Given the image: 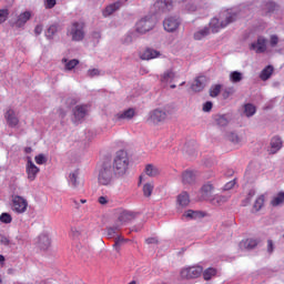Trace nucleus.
I'll list each match as a JSON object with an SVG mask.
<instances>
[{"label":"nucleus","mask_w":284,"mask_h":284,"mask_svg":"<svg viewBox=\"0 0 284 284\" xmlns=\"http://www.w3.org/2000/svg\"><path fill=\"white\" fill-rule=\"evenodd\" d=\"M128 165H130V160L128 159V152L120 150L116 152L111 165L112 170L115 172V175L123 176L128 172Z\"/></svg>","instance_id":"1"},{"label":"nucleus","mask_w":284,"mask_h":284,"mask_svg":"<svg viewBox=\"0 0 284 284\" xmlns=\"http://www.w3.org/2000/svg\"><path fill=\"white\" fill-rule=\"evenodd\" d=\"M41 32H43V24H37L34 28L36 37H39V34H41Z\"/></svg>","instance_id":"57"},{"label":"nucleus","mask_w":284,"mask_h":284,"mask_svg":"<svg viewBox=\"0 0 284 284\" xmlns=\"http://www.w3.org/2000/svg\"><path fill=\"white\" fill-rule=\"evenodd\" d=\"M214 121L216 125L220 128H225L230 123V115L229 114H216L214 115Z\"/></svg>","instance_id":"27"},{"label":"nucleus","mask_w":284,"mask_h":284,"mask_svg":"<svg viewBox=\"0 0 284 284\" xmlns=\"http://www.w3.org/2000/svg\"><path fill=\"white\" fill-rule=\"evenodd\" d=\"M281 148H283V140H281L278 136H274L271 140V149L268 150V153L276 154Z\"/></svg>","instance_id":"23"},{"label":"nucleus","mask_w":284,"mask_h":284,"mask_svg":"<svg viewBox=\"0 0 284 284\" xmlns=\"http://www.w3.org/2000/svg\"><path fill=\"white\" fill-rule=\"evenodd\" d=\"M39 171V168L34 165V162H32V160H29L27 162V174L30 181H34V179H37Z\"/></svg>","instance_id":"20"},{"label":"nucleus","mask_w":284,"mask_h":284,"mask_svg":"<svg viewBox=\"0 0 284 284\" xmlns=\"http://www.w3.org/2000/svg\"><path fill=\"white\" fill-rule=\"evenodd\" d=\"M176 78V73H174V71L172 69L166 70L162 78H161V82L162 83H172V81H174V79Z\"/></svg>","instance_id":"29"},{"label":"nucleus","mask_w":284,"mask_h":284,"mask_svg":"<svg viewBox=\"0 0 284 284\" xmlns=\"http://www.w3.org/2000/svg\"><path fill=\"white\" fill-rule=\"evenodd\" d=\"M274 73V67L273 65H267L266 68H264L261 73H260V79L262 81H267V79H270L272 77V74Z\"/></svg>","instance_id":"30"},{"label":"nucleus","mask_w":284,"mask_h":284,"mask_svg":"<svg viewBox=\"0 0 284 284\" xmlns=\"http://www.w3.org/2000/svg\"><path fill=\"white\" fill-rule=\"evenodd\" d=\"M203 274V266H189L182 268L180 272L181 278H186L187 281L192 278H199Z\"/></svg>","instance_id":"6"},{"label":"nucleus","mask_w":284,"mask_h":284,"mask_svg":"<svg viewBox=\"0 0 284 284\" xmlns=\"http://www.w3.org/2000/svg\"><path fill=\"white\" fill-rule=\"evenodd\" d=\"M244 114L246 116H254V114H256V106H254V104L252 103H247L244 105Z\"/></svg>","instance_id":"39"},{"label":"nucleus","mask_w":284,"mask_h":284,"mask_svg":"<svg viewBox=\"0 0 284 284\" xmlns=\"http://www.w3.org/2000/svg\"><path fill=\"white\" fill-rule=\"evenodd\" d=\"M77 103H79L77 98H68L65 101L68 108H72V105H77Z\"/></svg>","instance_id":"53"},{"label":"nucleus","mask_w":284,"mask_h":284,"mask_svg":"<svg viewBox=\"0 0 284 284\" xmlns=\"http://www.w3.org/2000/svg\"><path fill=\"white\" fill-rule=\"evenodd\" d=\"M234 185H236V181H230L229 183H226L224 185V190H232L234 187Z\"/></svg>","instance_id":"61"},{"label":"nucleus","mask_w":284,"mask_h":284,"mask_svg":"<svg viewBox=\"0 0 284 284\" xmlns=\"http://www.w3.org/2000/svg\"><path fill=\"white\" fill-rule=\"evenodd\" d=\"M183 185H194L196 183V172L186 170L182 173Z\"/></svg>","instance_id":"18"},{"label":"nucleus","mask_w":284,"mask_h":284,"mask_svg":"<svg viewBox=\"0 0 284 284\" xmlns=\"http://www.w3.org/2000/svg\"><path fill=\"white\" fill-rule=\"evenodd\" d=\"M51 245L50 236L48 234H41L38 236V247L45 251Z\"/></svg>","instance_id":"22"},{"label":"nucleus","mask_w":284,"mask_h":284,"mask_svg":"<svg viewBox=\"0 0 284 284\" xmlns=\"http://www.w3.org/2000/svg\"><path fill=\"white\" fill-rule=\"evenodd\" d=\"M85 114H88V106L85 105H77L73 109V123H81L83 119H85Z\"/></svg>","instance_id":"11"},{"label":"nucleus","mask_w":284,"mask_h":284,"mask_svg":"<svg viewBox=\"0 0 284 284\" xmlns=\"http://www.w3.org/2000/svg\"><path fill=\"white\" fill-rule=\"evenodd\" d=\"M145 174L148 176H159V169L152 164L145 166Z\"/></svg>","instance_id":"38"},{"label":"nucleus","mask_w":284,"mask_h":284,"mask_svg":"<svg viewBox=\"0 0 284 284\" xmlns=\"http://www.w3.org/2000/svg\"><path fill=\"white\" fill-rule=\"evenodd\" d=\"M206 85H207V78L205 75H200L195 79V81L191 85V90H193V92H203Z\"/></svg>","instance_id":"15"},{"label":"nucleus","mask_w":284,"mask_h":284,"mask_svg":"<svg viewBox=\"0 0 284 284\" xmlns=\"http://www.w3.org/2000/svg\"><path fill=\"white\" fill-rule=\"evenodd\" d=\"M176 201H178L179 207H187V205H190V194L184 191L178 195Z\"/></svg>","instance_id":"26"},{"label":"nucleus","mask_w":284,"mask_h":284,"mask_svg":"<svg viewBox=\"0 0 284 284\" xmlns=\"http://www.w3.org/2000/svg\"><path fill=\"white\" fill-rule=\"evenodd\" d=\"M0 243L1 245H10V240L6 235L0 234Z\"/></svg>","instance_id":"56"},{"label":"nucleus","mask_w":284,"mask_h":284,"mask_svg":"<svg viewBox=\"0 0 284 284\" xmlns=\"http://www.w3.org/2000/svg\"><path fill=\"white\" fill-rule=\"evenodd\" d=\"M154 8L158 12H170L173 8L172 0H158Z\"/></svg>","instance_id":"17"},{"label":"nucleus","mask_w":284,"mask_h":284,"mask_svg":"<svg viewBox=\"0 0 284 284\" xmlns=\"http://www.w3.org/2000/svg\"><path fill=\"white\" fill-rule=\"evenodd\" d=\"M181 26V19L176 16H170L163 21V27L166 32H176Z\"/></svg>","instance_id":"8"},{"label":"nucleus","mask_w":284,"mask_h":284,"mask_svg":"<svg viewBox=\"0 0 284 284\" xmlns=\"http://www.w3.org/2000/svg\"><path fill=\"white\" fill-rule=\"evenodd\" d=\"M154 26H156L154 18L152 16H145L136 22L135 32H138L139 34H145V32H150V30H153Z\"/></svg>","instance_id":"5"},{"label":"nucleus","mask_w":284,"mask_h":284,"mask_svg":"<svg viewBox=\"0 0 284 284\" xmlns=\"http://www.w3.org/2000/svg\"><path fill=\"white\" fill-rule=\"evenodd\" d=\"M212 101H207L203 104V112H212Z\"/></svg>","instance_id":"54"},{"label":"nucleus","mask_w":284,"mask_h":284,"mask_svg":"<svg viewBox=\"0 0 284 284\" xmlns=\"http://www.w3.org/2000/svg\"><path fill=\"white\" fill-rule=\"evenodd\" d=\"M4 118L9 128H17V125H19V118H17V113H14V110H7Z\"/></svg>","instance_id":"19"},{"label":"nucleus","mask_w":284,"mask_h":284,"mask_svg":"<svg viewBox=\"0 0 284 284\" xmlns=\"http://www.w3.org/2000/svg\"><path fill=\"white\" fill-rule=\"evenodd\" d=\"M267 40L263 37H258L256 42L251 43L250 50H254L256 54H263L267 50Z\"/></svg>","instance_id":"13"},{"label":"nucleus","mask_w":284,"mask_h":284,"mask_svg":"<svg viewBox=\"0 0 284 284\" xmlns=\"http://www.w3.org/2000/svg\"><path fill=\"white\" fill-rule=\"evenodd\" d=\"M216 268L209 267L204 272L202 271L204 281H212V277L216 276Z\"/></svg>","instance_id":"33"},{"label":"nucleus","mask_w":284,"mask_h":284,"mask_svg":"<svg viewBox=\"0 0 284 284\" xmlns=\"http://www.w3.org/2000/svg\"><path fill=\"white\" fill-rule=\"evenodd\" d=\"M258 245V240L246 239L240 243L241 250H254Z\"/></svg>","instance_id":"25"},{"label":"nucleus","mask_w":284,"mask_h":284,"mask_svg":"<svg viewBox=\"0 0 284 284\" xmlns=\"http://www.w3.org/2000/svg\"><path fill=\"white\" fill-rule=\"evenodd\" d=\"M256 196V191L254 189H251L247 193L246 199L243 201V203H252V199Z\"/></svg>","instance_id":"50"},{"label":"nucleus","mask_w":284,"mask_h":284,"mask_svg":"<svg viewBox=\"0 0 284 284\" xmlns=\"http://www.w3.org/2000/svg\"><path fill=\"white\" fill-rule=\"evenodd\" d=\"M92 37H93V39H101V32H99V31H95V32H93L92 33Z\"/></svg>","instance_id":"64"},{"label":"nucleus","mask_w":284,"mask_h":284,"mask_svg":"<svg viewBox=\"0 0 284 284\" xmlns=\"http://www.w3.org/2000/svg\"><path fill=\"white\" fill-rule=\"evenodd\" d=\"M0 222L4 223L6 225L12 223V215H10V213H2L0 215Z\"/></svg>","instance_id":"45"},{"label":"nucleus","mask_w":284,"mask_h":284,"mask_svg":"<svg viewBox=\"0 0 284 284\" xmlns=\"http://www.w3.org/2000/svg\"><path fill=\"white\" fill-rule=\"evenodd\" d=\"M145 243L148 245H154V244L159 243V240H156V237H149L145 240Z\"/></svg>","instance_id":"60"},{"label":"nucleus","mask_w":284,"mask_h":284,"mask_svg":"<svg viewBox=\"0 0 284 284\" xmlns=\"http://www.w3.org/2000/svg\"><path fill=\"white\" fill-rule=\"evenodd\" d=\"M134 114H135V111H134V109H128V110H125V111H123V112H120V113H116L115 115H114V119L116 120V121H123V120H128V121H130L131 119H134Z\"/></svg>","instance_id":"21"},{"label":"nucleus","mask_w":284,"mask_h":284,"mask_svg":"<svg viewBox=\"0 0 284 284\" xmlns=\"http://www.w3.org/2000/svg\"><path fill=\"white\" fill-rule=\"evenodd\" d=\"M9 14L10 12L8 9H0V23H6V21H8Z\"/></svg>","instance_id":"47"},{"label":"nucleus","mask_w":284,"mask_h":284,"mask_svg":"<svg viewBox=\"0 0 284 284\" xmlns=\"http://www.w3.org/2000/svg\"><path fill=\"white\" fill-rule=\"evenodd\" d=\"M284 203V192L277 193L275 197L271 201V205L273 207H278V205H283Z\"/></svg>","instance_id":"34"},{"label":"nucleus","mask_w":284,"mask_h":284,"mask_svg":"<svg viewBox=\"0 0 284 284\" xmlns=\"http://www.w3.org/2000/svg\"><path fill=\"white\" fill-rule=\"evenodd\" d=\"M30 19H32V13L30 11H24L18 16L16 21L10 20V26L11 28H23Z\"/></svg>","instance_id":"9"},{"label":"nucleus","mask_w":284,"mask_h":284,"mask_svg":"<svg viewBox=\"0 0 284 284\" xmlns=\"http://www.w3.org/2000/svg\"><path fill=\"white\" fill-rule=\"evenodd\" d=\"M278 45V36H271V47L276 48Z\"/></svg>","instance_id":"55"},{"label":"nucleus","mask_w":284,"mask_h":284,"mask_svg":"<svg viewBox=\"0 0 284 284\" xmlns=\"http://www.w3.org/2000/svg\"><path fill=\"white\" fill-rule=\"evenodd\" d=\"M79 65V60L73 59L65 63V70H74Z\"/></svg>","instance_id":"48"},{"label":"nucleus","mask_w":284,"mask_h":284,"mask_svg":"<svg viewBox=\"0 0 284 284\" xmlns=\"http://www.w3.org/2000/svg\"><path fill=\"white\" fill-rule=\"evenodd\" d=\"M159 51L154 50V49H146L142 54H141V59L143 61H150V59H156V57H159Z\"/></svg>","instance_id":"28"},{"label":"nucleus","mask_w":284,"mask_h":284,"mask_svg":"<svg viewBox=\"0 0 284 284\" xmlns=\"http://www.w3.org/2000/svg\"><path fill=\"white\" fill-rule=\"evenodd\" d=\"M69 183L72 185V187H79V171L70 173Z\"/></svg>","instance_id":"37"},{"label":"nucleus","mask_w":284,"mask_h":284,"mask_svg":"<svg viewBox=\"0 0 284 284\" xmlns=\"http://www.w3.org/2000/svg\"><path fill=\"white\" fill-rule=\"evenodd\" d=\"M101 74V71L99 69H89L87 72V77H90L91 79L94 77H99Z\"/></svg>","instance_id":"52"},{"label":"nucleus","mask_w":284,"mask_h":284,"mask_svg":"<svg viewBox=\"0 0 284 284\" xmlns=\"http://www.w3.org/2000/svg\"><path fill=\"white\" fill-rule=\"evenodd\" d=\"M213 194H214V185L212 184V182L205 183L200 190L201 201H210Z\"/></svg>","instance_id":"10"},{"label":"nucleus","mask_w":284,"mask_h":284,"mask_svg":"<svg viewBox=\"0 0 284 284\" xmlns=\"http://www.w3.org/2000/svg\"><path fill=\"white\" fill-rule=\"evenodd\" d=\"M226 139L231 143H234V145L241 143V138L239 136V134H236L235 132H232V131L226 133Z\"/></svg>","instance_id":"41"},{"label":"nucleus","mask_w":284,"mask_h":284,"mask_svg":"<svg viewBox=\"0 0 284 284\" xmlns=\"http://www.w3.org/2000/svg\"><path fill=\"white\" fill-rule=\"evenodd\" d=\"M234 92H235V90L233 87L227 88L223 91L222 97H223V99H230V97H232V94H234Z\"/></svg>","instance_id":"51"},{"label":"nucleus","mask_w":284,"mask_h":284,"mask_svg":"<svg viewBox=\"0 0 284 284\" xmlns=\"http://www.w3.org/2000/svg\"><path fill=\"white\" fill-rule=\"evenodd\" d=\"M222 201H223V197L217 196V197L212 200L211 204L212 205H221V203H223Z\"/></svg>","instance_id":"62"},{"label":"nucleus","mask_w":284,"mask_h":284,"mask_svg":"<svg viewBox=\"0 0 284 284\" xmlns=\"http://www.w3.org/2000/svg\"><path fill=\"white\" fill-rule=\"evenodd\" d=\"M98 201H99L100 205H108L106 196H100Z\"/></svg>","instance_id":"63"},{"label":"nucleus","mask_w":284,"mask_h":284,"mask_svg":"<svg viewBox=\"0 0 284 284\" xmlns=\"http://www.w3.org/2000/svg\"><path fill=\"white\" fill-rule=\"evenodd\" d=\"M207 34H210V28L205 27L194 33V39L195 41H201V39H205Z\"/></svg>","instance_id":"36"},{"label":"nucleus","mask_w":284,"mask_h":284,"mask_svg":"<svg viewBox=\"0 0 284 284\" xmlns=\"http://www.w3.org/2000/svg\"><path fill=\"white\" fill-rule=\"evenodd\" d=\"M128 3V0H118L111 4H109L104 10H103V17H110V14H114L116 10H121L123 6Z\"/></svg>","instance_id":"12"},{"label":"nucleus","mask_w":284,"mask_h":284,"mask_svg":"<svg viewBox=\"0 0 284 284\" xmlns=\"http://www.w3.org/2000/svg\"><path fill=\"white\" fill-rule=\"evenodd\" d=\"M168 119V113L164 110L155 109L151 112L150 122L151 123H163Z\"/></svg>","instance_id":"14"},{"label":"nucleus","mask_w":284,"mask_h":284,"mask_svg":"<svg viewBox=\"0 0 284 284\" xmlns=\"http://www.w3.org/2000/svg\"><path fill=\"white\" fill-rule=\"evenodd\" d=\"M121 243H123V237L118 236L113 244V247H114L115 252H118V254H119V252H121Z\"/></svg>","instance_id":"49"},{"label":"nucleus","mask_w":284,"mask_h":284,"mask_svg":"<svg viewBox=\"0 0 284 284\" xmlns=\"http://www.w3.org/2000/svg\"><path fill=\"white\" fill-rule=\"evenodd\" d=\"M185 219L196 221L197 219H205L206 213L203 211L189 210L184 213Z\"/></svg>","instance_id":"24"},{"label":"nucleus","mask_w":284,"mask_h":284,"mask_svg":"<svg viewBox=\"0 0 284 284\" xmlns=\"http://www.w3.org/2000/svg\"><path fill=\"white\" fill-rule=\"evenodd\" d=\"M221 88H223V85L221 84L212 85L210 89V97H212L213 99L219 97V94H221Z\"/></svg>","instance_id":"43"},{"label":"nucleus","mask_w":284,"mask_h":284,"mask_svg":"<svg viewBox=\"0 0 284 284\" xmlns=\"http://www.w3.org/2000/svg\"><path fill=\"white\" fill-rule=\"evenodd\" d=\"M237 19L236 13H232L230 11H226L225 20L219 21L217 18H213L210 22V28L213 33L219 32L220 28H227L230 23H234V21Z\"/></svg>","instance_id":"4"},{"label":"nucleus","mask_w":284,"mask_h":284,"mask_svg":"<svg viewBox=\"0 0 284 284\" xmlns=\"http://www.w3.org/2000/svg\"><path fill=\"white\" fill-rule=\"evenodd\" d=\"M231 83H241L243 81V73L240 71H233L230 73Z\"/></svg>","instance_id":"35"},{"label":"nucleus","mask_w":284,"mask_h":284,"mask_svg":"<svg viewBox=\"0 0 284 284\" xmlns=\"http://www.w3.org/2000/svg\"><path fill=\"white\" fill-rule=\"evenodd\" d=\"M12 203V210L17 214H24V212L28 210V200L23 199L21 195H14Z\"/></svg>","instance_id":"7"},{"label":"nucleus","mask_w":284,"mask_h":284,"mask_svg":"<svg viewBox=\"0 0 284 284\" xmlns=\"http://www.w3.org/2000/svg\"><path fill=\"white\" fill-rule=\"evenodd\" d=\"M45 6L51 10V8H54V6H57V0H45Z\"/></svg>","instance_id":"59"},{"label":"nucleus","mask_w":284,"mask_h":284,"mask_svg":"<svg viewBox=\"0 0 284 284\" xmlns=\"http://www.w3.org/2000/svg\"><path fill=\"white\" fill-rule=\"evenodd\" d=\"M134 39H136V33H134V32H128V33L122 38V43H123V45H130V43H132V41H134Z\"/></svg>","instance_id":"40"},{"label":"nucleus","mask_w":284,"mask_h":284,"mask_svg":"<svg viewBox=\"0 0 284 284\" xmlns=\"http://www.w3.org/2000/svg\"><path fill=\"white\" fill-rule=\"evenodd\" d=\"M121 227V224L115 223L113 226L106 227V234L109 239H114L116 236V231Z\"/></svg>","instance_id":"42"},{"label":"nucleus","mask_w":284,"mask_h":284,"mask_svg":"<svg viewBox=\"0 0 284 284\" xmlns=\"http://www.w3.org/2000/svg\"><path fill=\"white\" fill-rule=\"evenodd\" d=\"M267 252L268 254H272V252H274V242L272 240L267 241Z\"/></svg>","instance_id":"58"},{"label":"nucleus","mask_w":284,"mask_h":284,"mask_svg":"<svg viewBox=\"0 0 284 284\" xmlns=\"http://www.w3.org/2000/svg\"><path fill=\"white\" fill-rule=\"evenodd\" d=\"M119 176L116 172L113 171L112 164L103 163L98 174L99 185H112L114 183V178Z\"/></svg>","instance_id":"2"},{"label":"nucleus","mask_w":284,"mask_h":284,"mask_svg":"<svg viewBox=\"0 0 284 284\" xmlns=\"http://www.w3.org/2000/svg\"><path fill=\"white\" fill-rule=\"evenodd\" d=\"M67 36L71 37V41H83L85 39V23L79 21L72 22L67 29Z\"/></svg>","instance_id":"3"},{"label":"nucleus","mask_w":284,"mask_h":284,"mask_svg":"<svg viewBox=\"0 0 284 284\" xmlns=\"http://www.w3.org/2000/svg\"><path fill=\"white\" fill-rule=\"evenodd\" d=\"M136 219V213L132 211H122L118 216V225H123V223H130Z\"/></svg>","instance_id":"16"},{"label":"nucleus","mask_w":284,"mask_h":284,"mask_svg":"<svg viewBox=\"0 0 284 284\" xmlns=\"http://www.w3.org/2000/svg\"><path fill=\"white\" fill-rule=\"evenodd\" d=\"M152 192H154V185L152 183H146L143 185V194L146 197L152 196Z\"/></svg>","instance_id":"44"},{"label":"nucleus","mask_w":284,"mask_h":284,"mask_svg":"<svg viewBox=\"0 0 284 284\" xmlns=\"http://www.w3.org/2000/svg\"><path fill=\"white\" fill-rule=\"evenodd\" d=\"M59 30H61V26L59 24H51L45 33L47 39H54V34H57V32H59Z\"/></svg>","instance_id":"32"},{"label":"nucleus","mask_w":284,"mask_h":284,"mask_svg":"<svg viewBox=\"0 0 284 284\" xmlns=\"http://www.w3.org/2000/svg\"><path fill=\"white\" fill-rule=\"evenodd\" d=\"M265 204V195H260L254 204H253V209H252V213H256V212H261L263 205Z\"/></svg>","instance_id":"31"},{"label":"nucleus","mask_w":284,"mask_h":284,"mask_svg":"<svg viewBox=\"0 0 284 284\" xmlns=\"http://www.w3.org/2000/svg\"><path fill=\"white\" fill-rule=\"evenodd\" d=\"M34 161L38 165H43V164L48 163V158H45V155L43 153H40V154L36 155Z\"/></svg>","instance_id":"46"}]
</instances>
